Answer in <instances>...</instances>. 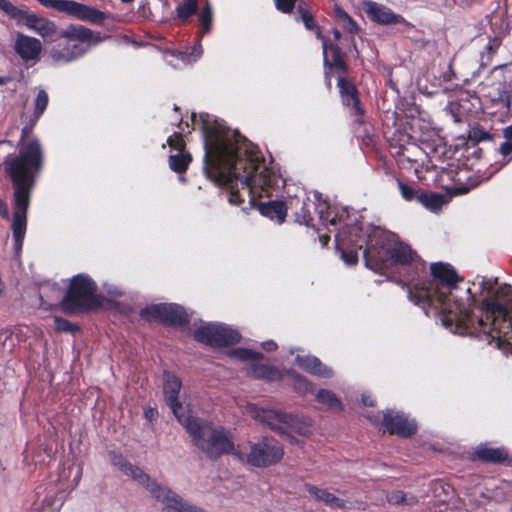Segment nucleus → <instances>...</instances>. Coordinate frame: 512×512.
<instances>
[{"mask_svg": "<svg viewBox=\"0 0 512 512\" xmlns=\"http://www.w3.org/2000/svg\"><path fill=\"white\" fill-rule=\"evenodd\" d=\"M205 137L204 171L208 178L225 186L231 204L244 202L242 191L249 197L250 207L256 198L271 195L279 176L265 164L258 149L245 137L230 130L208 115H200Z\"/></svg>", "mask_w": 512, "mask_h": 512, "instance_id": "f257e3e1", "label": "nucleus"}, {"mask_svg": "<svg viewBox=\"0 0 512 512\" xmlns=\"http://www.w3.org/2000/svg\"><path fill=\"white\" fill-rule=\"evenodd\" d=\"M24 137L25 130L22 131L18 154H9L3 161L4 170L15 188L11 229L17 255L22 250L26 233L30 191L43 166V151L39 141L34 139L23 143Z\"/></svg>", "mask_w": 512, "mask_h": 512, "instance_id": "f03ea898", "label": "nucleus"}, {"mask_svg": "<svg viewBox=\"0 0 512 512\" xmlns=\"http://www.w3.org/2000/svg\"><path fill=\"white\" fill-rule=\"evenodd\" d=\"M432 279L428 284L421 282V277L412 283L407 290L408 299L416 305L439 307L442 322L445 326L461 328L469 332L474 325V318L463 303L452 301V290L456 287L459 277L454 268L446 263L431 264Z\"/></svg>", "mask_w": 512, "mask_h": 512, "instance_id": "7ed1b4c3", "label": "nucleus"}, {"mask_svg": "<svg viewBox=\"0 0 512 512\" xmlns=\"http://www.w3.org/2000/svg\"><path fill=\"white\" fill-rule=\"evenodd\" d=\"M497 279L477 277L473 286H478L483 296L482 309L484 315L471 326L469 333H476L479 339L491 344L495 342L499 349L512 355V316L507 308L497 301L499 295H507L511 291L509 285L497 287Z\"/></svg>", "mask_w": 512, "mask_h": 512, "instance_id": "20e7f679", "label": "nucleus"}, {"mask_svg": "<svg viewBox=\"0 0 512 512\" xmlns=\"http://www.w3.org/2000/svg\"><path fill=\"white\" fill-rule=\"evenodd\" d=\"M384 230L380 226L368 224L365 228L358 224L346 225L335 236L336 248L341 259L349 266L358 262L357 249H364L365 265L376 274L384 271Z\"/></svg>", "mask_w": 512, "mask_h": 512, "instance_id": "39448f33", "label": "nucleus"}, {"mask_svg": "<svg viewBox=\"0 0 512 512\" xmlns=\"http://www.w3.org/2000/svg\"><path fill=\"white\" fill-rule=\"evenodd\" d=\"M419 271H425V264L409 244L386 230V281H393L406 291L419 279Z\"/></svg>", "mask_w": 512, "mask_h": 512, "instance_id": "423d86ee", "label": "nucleus"}, {"mask_svg": "<svg viewBox=\"0 0 512 512\" xmlns=\"http://www.w3.org/2000/svg\"><path fill=\"white\" fill-rule=\"evenodd\" d=\"M58 38L66 40L49 51V59L54 64H67L85 55L93 46L101 43L104 37L81 25H70L60 31Z\"/></svg>", "mask_w": 512, "mask_h": 512, "instance_id": "0eeeda50", "label": "nucleus"}, {"mask_svg": "<svg viewBox=\"0 0 512 512\" xmlns=\"http://www.w3.org/2000/svg\"><path fill=\"white\" fill-rule=\"evenodd\" d=\"M182 425L191 436L193 443L211 459L234 450L229 434L222 427L202 422L194 416Z\"/></svg>", "mask_w": 512, "mask_h": 512, "instance_id": "6e6552de", "label": "nucleus"}, {"mask_svg": "<svg viewBox=\"0 0 512 512\" xmlns=\"http://www.w3.org/2000/svg\"><path fill=\"white\" fill-rule=\"evenodd\" d=\"M123 473L144 486L156 500L161 502L163 504L162 512H207L186 501L170 488L161 486L138 466L130 463Z\"/></svg>", "mask_w": 512, "mask_h": 512, "instance_id": "1a4fd4ad", "label": "nucleus"}, {"mask_svg": "<svg viewBox=\"0 0 512 512\" xmlns=\"http://www.w3.org/2000/svg\"><path fill=\"white\" fill-rule=\"evenodd\" d=\"M238 458L254 467L263 468L278 463L284 455L283 446L272 437H263L256 443L239 448L236 452Z\"/></svg>", "mask_w": 512, "mask_h": 512, "instance_id": "9d476101", "label": "nucleus"}, {"mask_svg": "<svg viewBox=\"0 0 512 512\" xmlns=\"http://www.w3.org/2000/svg\"><path fill=\"white\" fill-rule=\"evenodd\" d=\"M96 285L92 279L84 274L74 276L70 281L69 289L63 297L61 304L66 313H76L90 309L97 304Z\"/></svg>", "mask_w": 512, "mask_h": 512, "instance_id": "9b49d317", "label": "nucleus"}, {"mask_svg": "<svg viewBox=\"0 0 512 512\" xmlns=\"http://www.w3.org/2000/svg\"><path fill=\"white\" fill-rule=\"evenodd\" d=\"M194 338L198 342L213 347L229 346L240 341L238 331L222 324H206L194 331Z\"/></svg>", "mask_w": 512, "mask_h": 512, "instance_id": "f8f14e48", "label": "nucleus"}, {"mask_svg": "<svg viewBox=\"0 0 512 512\" xmlns=\"http://www.w3.org/2000/svg\"><path fill=\"white\" fill-rule=\"evenodd\" d=\"M140 315L148 321H158L170 325L188 322L183 308L176 304H154L142 309Z\"/></svg>", "mask_w": 512, "mask_h": 512, "instance_id": "ddd939ff", "label": "nucleus"}, {"mask_svg": "<svg viewBox=\"0 0 512 512\" xmlns=\"http://www.w3.org/2000/svg\"><path fill=\"white\" fill-rule=\"evenodd\" d=\"M18 25H24L28 30L36 33L45 41H54L60 31L57 24L47 17L23 9L17 20Z\"/></svg>", "mask_w": 512, "mask_h": 512, "instance_id": "4468645a", "label": "nucleus"}, {"mask_svg": "<svg viewBox=\"0 0 512 512\" xmlns=\"http://www.w3.org/2000/svg\"><path fill=\"white\" fill-rule=\"evenodd\" d=\"M163 380V390L165 399L170 408L172 409L175 417L181 424H183L184 422H186V420L190 419L192 415L190 413V410L187 407L183 406L178 401V396L182 387V383L177 376L169 372L164 373Z\"/></svg>", "mask_w": 512, "mask_h": 512, "instance_id": "2eb2a0df", "label": "nucleus"}, {"mask_svg": "<svg viewBox=\"0 0 512 512\" xmlns=\"http://www.w3.org/2000/svg\"><path fill=\"white\" fill-rule=\"evenodd\" d=\"M245 412L255 420L266 424L270 429L280 433H286L287 419H290V413L275 409H264L256 404L248 403Z\"/></svg>", "mask_w": 512, "mask_h": 512, "instance_id": "dca6fc26", "label": "nucleus"}, {"mask_svg": "<svg viewBox=\"0 0 512 512\" xmlns=\"http://www.w3.org/2000/svg\"><path fill=\"white\" fill-rule=\"evenodd\" d=\"M13 49L25 64L34 65L40 60L43 44L40 39L19 32L16 34Z\"/></svg>", "mask_w": 512, "mask_h": 512, "instance_id": "f3484780", "label": "nucleus"}, {"mask_svg": "<svg viewBox=\"0 0 512 512\" xmlns=\"http://www.w3.org/2000/svg\"><path fill=\"white\" fill-rule=\"evenodd\" d=\"M386 431L400 437H411L417 431V424L402 412L386 410Z\"/></svg>", "mask_w": 512, "mask_h": 512, "instance_id": "a211bd4d", "label": "nucleus"}, {"mask_svg": "<svg viewBox=\"0 0 512 512\" xmlns=\"http://www.w3.org/2000/svg\"><path fill=\"white\" fill-rule=\"evenodd\" d=\"M338 87L343 103L354 110L356 115H361L360 102L358 92L355 85L347 80L343 75L338 76Z\"/></svg>", "mask_w": 512, "mask_h": 512, "instance_id": "6ab92c4d", "label": "nucleus"}, {"mask_svg": "<svg viewBox=\"0 0 512 512\" xmlns=\"http://www.w3.org/2000/svg\"><path fill=\"white\" fill-rule=\"evenodd\" d=\"M296 363L299 367H301L306 372L316 375L320 378H331L334 373L333 370L326 365H324L317 357L315 356H301L298 355L295 358Z\"/></svg>", "mask_w": 512, "mask_h": 512, "instance_id": "aec40b11", "label": "nucleus"}, {"mask_svg": "<svg viewBox=\"0 0 512 512\" xmlns=\"http://www.w3.org/2000/svg\"><path fill=\"white\" fill-rule=\"evenodd\" d=\"M304 490L316 501L321 502L327 506L335 507V509L349 508L344 500L336 497L326 489H321L311 484H305Z\"/></svg>", "mask_w": 512, "mask_h": 512, "instance_id": "412c9836", "label": "nucleus"}, {"mask_svg": "<svg viewBox=\"0 0 512 512\" xmlns=\"http://www.w3.org/2000/svg\"><path fill=\"white\" fill-rule=\"evenodd\" d=\"M322 44L325 64H329L334 68L338 76L344 74L347 66L342 58L340 49L336 45L329 44L327 40H323Z\"/></svg>", "mask_w": 512, "mask_h": 512, "instance_id": "4be33fe9", "label": "nucleus"}, {"mask_svg": "<svg viewBox=\"0 0 512 512\" xmlns=\"http://www.w3.org/2000/svg\"><path fill=\"white\" fill-rule=\"evenodd\" d=\"M258 209L263 216L276 220L277 223L281 224L285 221L288 206L282 201H271L260 203Z\"/></svg>", "mask_w": 512, "mask_h": 512, "instance_id": "5701e85b", "label": "nucleus"}, {"mask_svg": "<svg viewBox=\"0 0 512 512\" xmlns=\"http://www.w3.org/2000/svg\"><path fill=\"white\" fill-rule=\"evenodd\" d=\"M312 428L313 420L311 418L290 413V419H287L286 433L294 431L301 436L309 437L312 435Z\"/></svg>", "mask_w": 512, "mask_h": 512, "instance_id": "b1692460", "label": "nucleus"}, {"mask_svg": "<svg viewBox=\"0 0 512 512\" xmlns=\"http://www.w3.org/2000/svg\"><path fill=\"white\" fill-rule=\"evenodd\" d=\"M417 202L421 203L431 212L437 213L447 204L448 200L447 197L441 193L429 192L422 189Z\"/></svg>", "mask_w": 512, "mask_h": 512, "instance_id": "393cba45", "label": "nucleus"}, {"mask_svg": "<svg viewBox=\"0 0 512 512\" xmlns=\"http://www.w3.org/2000/svg\"><path fill=\"white\" fill-rule=\"evenodd\" d=\"M298 206H300V209H299V211L297 210L295 212L296 220L300 224H305L307 226L310 225L313 221L311 208L314 207V203L309 198H305L302 200L297 198V199L291 200L289 202V207L291 209L292 208L297 209Z\"/></svg>", "mask_w": 512, "mask_h": 512, "instance_id": "a878e982", "label": "nucleus"}, {"mask_svg": "<svg viewBox=\"0 0 512 512\" xmlns=\"http://www.w3.org/2000/svg\"><path fill=\"white\" fill-rule=\"evenodd\" d=\"M334 15L337 25L346 33L355 36L360 32L356 21L340 6H335Z\"/></svg>", "mask_w": 512, "mask_h": 512, "instance_id": "bb28decb", "label": "nucleus"}, {"mask_svg": "<svg viewBox=\"0 0 512 512\" xmlns=\"http://www.w3.org/2000/svg\"><path fill=\"white\" fill-rule=\"evenodd\" d=\"M297 12L305 28L307 30L314 32L318 39H321L322 41L325 40L324 37L322 36L321 29L317 24L313 13L308 8L307 4L304 2H299L297 5Z\"/></svg>", "mask_w": 512, "mask_h": 512, "instance_id": "cd10ccee", "label": "nucleus"}, {"mask_svg": "<svg viewBox=\"0 0 512 512\" xmlns=\"http://www.w3.org/2000/svg\"><path fill=\"white\" fill-rule=\"evenodd\" d=\"M316 400L322 404L326 410L334 412H342L344 410L341 399L332 390L320 389L316 394Z\"/></svg>", "mask_w": 512, "mask_h": 512, "instance_id": "c85d7f7f", "label": "nucleus"}, {"mask_svg": "<svg viewBox=\"0 0 512 512\" xmlns=\"http://www.w3.org/2000/svg\"><path fill=\"white\" fill-rule=\"evenodd\" d=\"M475 456L485 462L500 463L507 459V453L501 448L479 447Z\"/></svg>", "mask_w": 512, "mask_h": 512, "instance_id": "c756f323", "label": "nucleus"}, {"mask_svg": "<svg viewBox=\"0 0 512 512\" xmlns=\"http://www.w3.org/2000/svg\"><path fill=\"white\" fill-rule=\"evenodd\" d=\"M500 45L501 39L498 37H494L488 41V43L484 47V50L480 54L478 71L485 69L492 63V60Z\"/></svg>", "mask_w": 512, "mask_h": 512, "instance_id": "7c9ffc66", "label": "nucleus"}, {"mask_svg": "<svg viewBox=\"0 0 512 512\" xmlns=\"http://www.w3.org/2000/svg\"><path fill=\"white\" fill-rule=\"evenodd\" d=\"M361 9L369 20L378 24H384V9L381 4L371 0H364L361 2Z\"/></svg>", "mask_w": 512, "mask_h": 512, "instance_id": "2f4dec72", "label": "nucleus"}, {"mask_svg": "<svg viewBox=\"0 0 512 512\" xmlns=\"http://www.w3.org/2000/svg\"><path fill=\"white\" fill-rule=\"evenodd\" d=\"M247 373L255 378L275 380L279 377V371L272 366L264 364H252L247 368Z\"/></svg>", "mask_w": 512, "mask_h": 512, "instance_id": "473e14b6", "label": "nucleus"}, {"mask_svg": "<svg viewBox=\"0 0 512 512\" xmlns=\"http://www.w3.org/2000/svg\"><path fill=\"white\" fill-rule=\"evenodd\" d=\"M190 161H191L190 154L185 153L183 151H179L174 155H170L169 166L173 171H175L177 173H182V172L186 171Z\"/></svg>", "mask_w": 512, "mask_h": 512, "instance_id": "72a5a7b5", "label": "nucleus"}, {"mask_svg": "<svg viewBox=\"0 0 512 512\" xmlns=\"http://www.w3.org/2000/svg\"><path fill=\"white\" fill-rule=\"evenodd\" d=\"M197 10L198 0H184L176 7V14L181 21H187Z\"/></svg>", "mask_w": 512, "mask_h": 512, "instance_id": "f704fd0d", "label": "nucleus"}, {"mask_svg": "<svg viewBox=\"0 0 512 512\" xmlns=\"http://www.w3.org/2000/svg\"><path fill=\"white\" fill-rule=\"evenodd\" d=\"M393 180L397 184V187H398V190H399L401 196L406 201H416V202L418 201L419 194L422 189L413 188L412 186L406 184L402 180L395 178V177H393Z\"/></svg>", "mask_w": 512, "mask_h": 512, "instance_id": "c9c22d12", "label": "nucleus"}, {"mask_svg": "<svg viewBox=\"0 0 512 512\" xmlns=\"http://www.w3.org/2000/svg\"><path fill=\"white\" fill-rule=\"evenodd\" d=\"M212 20V7L210 3L207 2L199 14V22L203 34L208 33L210 31L212 26Z\"/></svg>", "mask_w": 512, "mask_h": 512, "instance_id": "e433bc0d", "label": "nucleus"}, {"mask_svg": "<svg viewBox=\"0 0 512 512\" xmlns=\"http://www.w3.org/2000/svg\"><path fill=\"white\" fill-rule=\"evenodd\" d=\"M229 356L242 361H256L262 358V354L245 348H237L229 351Z\"/></svg>", "mask_w": 512, "mask_h": 512, "instance_id": "4c0bfd02", "label": "nucleus"}, {"mask_svg": "<svg viewBox=\"0 0 512 512\" xmlns=\"http://www.w3.org/2000/svg\"><path fill=\"white\" fill-rule=\"evenodd\" d=\"M0 10L7 14L10 18L14 19L16 22L23 11V9L16 7L8 0H0Z\"/></svg>", "mask_w": 512, "mask_h": 512, "instance_id": "58836bf2", "label": "nucleus"}, {"mask_svg": "<svg viewBox=\"0 0 512 512\" xmlns=\"http://www.w3.org/2000/svg\"><path fill=\"white\" fill-rule=\"evenodd\" d=\"M0 10L7 14L10 18L14 19L16 22L23 11V9L16 7L8 0H0Z\"/></svg>", "mask_w": 512, "mask_h": 512, "instance_id": "ea45409f", "label": "nucleus"}, {"mask_svg": "<svg viewBox=\"0 0 512 512\" xmlns=\"http://www.w3.org/2000/svg\"><path fill=\"white\" fill-rule=\"evenodd\" d=\"M48 94L44 90H40L35 99V112L34 115L38 119L45 111L48 105Z\"/></svg>", "mask_w": 512, "mask_h": 512, "instance_id": "a19ab883", "label": "nucleus"}, {"mask_svg": "<svg viewBox=\"0 0 512 512\" xmlns=\"http://www.w3.org/2000/svg\"><path fill=\"white\" fill-rule=\"evenodd\" d=\"M390 25H399L402 28H408V22L398 14H395L393 11L386 9V26Z\"/></svg>", "mask_w": 512, "mask_h": 512, "instance_id": "79ce46f5", "label": "nucleus"}, {"mask_svg": "<svg viewBox=\"0 0 512 512\" xmlns=\"http://www.w3.org/2000/svg\"><path fill=\"white\" fill-rule=\"evenodd\" d=\"M294 387L301 394H306L313 391V384L309 382L305 377L300 375L295 377Z\"/></svg>", "mask_w": 512, "mask_h": 512, "instance_id": "37998d69", "label": "nucleus"}, {"mask_svg": "<svg viewBox=\"0 0 512 512\" xmlns=\"http://www.w3.org/2000/svg\"><path fill=\"white\" fill-rule=\"evenodd\" d=\"M387 501L392 504H412L415 501L414 497H411L409 499L406 498V496L401 491H394L390 495L386 497Z\"/></svg>", "mask_w": 512, "mask_h": 512, "instance_id": "c03bdc74", "label": "nucleus"}, {"mask_svg": "<svg viewBox=\"0 0 512 512\" xmlns=\"http://www.w3.org/2000/svg\"><path fill=\"white\" fill-rule=\"evenodd\" d=\"M297 2L298 0H274L276 9L285 14H290Z\"/></svg>", "mask_w": 512, "mask_h": 512, "instance_id": "a18cd8bd", "label": "nucleus"}, {"mask_svg": "<svg viewBox=\"0 0 512 512\" xmlns=\"http://www.w3.org/2000/svg\"><path fill=\"white\" fill-rule=\"evenodd\" d=\"M499 153L503 159L502 165L508 164L512 160V143L505 140L499 147Z\"/></svg>", "mask_w": 512, "mask_h": 512, "instance_id": "49530a36", "label": "nucleus"}, {"mask_svg": "<svg viewBox=\"0 0 512 512\" xmlns=\"http://www.w3.org/2000/svg\"><path fill=\"white\" fill-rule=\"evenodd\" d=\"M54 323L55 329L59 332H70L74 330V325L64 318L55 317Z\"/></svg>", "mask_w": 512, "mask_h": 512, "instance_id": "de8ad7c7", "label": "nucleus"}, {"mask_svg": "<svg viewBox=\"0 0 512 512\" xmlns=\"http://www.w3.org/2000/svg\"><path fill=\"white\" fill-rule=\"evenodd\" d=\"M110 459L112 464L122 472H124L130 464L121 454L112 453Z\"/></svg>", "mask_w": 512, "mask_h": 512, "instance_id": "09e8293b", "label": "nucleus"}, {"mask_svg": "<svg viewBox=\"0 0 512 512\" xmlns=\"http://www.w3.org/2000/svg\"><path fill=\"white\" fill-rule=\"evenodd\" d=\"M167 143L170 147L178 150V152L183 151L184 141L180 134H174L170 136L167 140Z\"/></svg>", "mask_w": 512, "mask_h": 512, "instance_id": "8fccbe9b", "label": "nucleus"}, {"mask_svg": "<svg viewBox=\"0 0 512 512\" xmlns=\"http://www.w3.org/2000/svg\"><path fill=\"white\" fill-rule=\"evenodd\" d=\"M470 138L477 142L489 140L491 138L490 134L482 129H473L470 134Z\"/></svg>", "mask_w": 512, "mask_h": 512, "instance_id": "3c124183", "label": "nucleus"}, {"mask_svg": "<svg viewBox=\"0 0 512 512\" xmlns=\"http://www.w3.org/2000/svg\"><path fill=\"white\" fill-rule=\"evenodd\" d=\"M203 53L202 46L200 44L194 46L191 51V56L194 57V60L198 59Z\"/></svg>", "mask_w": 512, "mask_h": 512, "instance_id": "603ef678", "label": "nucleus"}, {"mask_svg": "<svg viewBox=\"0 0 512 512\" xmlns=\"http://www.w3.org/2000/svg\"><path fill=\"white\" fill-rule=\"evenodd\" d=\"M503 137L505 140L512 143V125H509L503 129Z\"/></svg>", "mask_w": 512, "mask_h": 512, "instance_id": "864d4df0", "label": "nucleus"}, {"mask_svg": "<svg viewBox=\"0 0 512 512\" xmlns=\"http://www.w3.org/2000/svg\"><path fill=\"white\" fill-rule=\"evenodd\" d=\"M144 414L148 420L152 421L156 417L157 411L154 408H147L145 409Z\"/></svg>", "mask_w": 512, "mask_h": 512, "instance_id": "5fc2aeb1", "label": "nucleus"}, {"mask_svg": "<svg viewBox=\"0 0 512 512\" xmlns=\"http://www.w3.org/2000/svg\"><path fill=\"white\" fill-rule=\"evenodd\" d=\"M362 403L365 405V406H374L375 405V401L374 399L369 396V395H362Z\"/></svg>", "mask_w": 512, "mask_h": 512, "instance_id": "6e6d98bb", "label": "nucleus"}, {"mask_svg": "<svg viewBox=\"0 0 512 512\" xmlns=\"http://www.w3.org/2000/svg\"><path fill=\"white\" fill-rule=\"evenodd\" d=\"M262 345L268 351H274L277 348V344L273 341L264 342Z\"/></svg>", "mask_w": 512, "mask_h": 512, "instance_id": "4d7b16f0", "label": "nucleus"}, {"mask_svg": "<svg viewBox=\"0 0 512 512\" xmlns=\"http://www.w3.org/2000/svg\"><path fill=\"white\" fill-rule=\"evenodd\" d=\"M0 215L3 218H6V219L9 218V213H8L7 207L4 204H0Z\"/></svg>", "mask_w": 512, "mask_h": 512, "instance_id": "13d9d810", "label": "nucleus"}, {"mask_svg": "<svg viewBox=\"0 0 512 512\" xmlns=\"http://www.w3.org/2000/svg\"><path fill=\"white\" fill-rule=\"evenodd\" d=\"M319 240L320 242L322 243L323 246H326L328 244V242L330 241V236L329 235H320L319 236Z\"/></svg>", "mask_w": 512, "mask_h": 512, "instance_id": "bf43d9fd", "label": "nucleus"}, {"mask_svg": "<svg viewBox=\"0 0 512 512\" xmlns=\"http://www.w3.org/2000/svg\"><path fill=\"white\" fill-rule=\"evenodd\" d=\"M505 67H507V65H506V64H501V65L495 66V67L491 70V73H492V72H495V71H496V70H498V69H503V68H505Z\"/></svg>", "mask_w": 512, "mask_h": 512, "instance_id": "052dcab7", "label": "nucleus"}, {"mask_svg": "<svg viewBox=\"0 0 512 512\" xmlns=\"http://www.w3.org/2000/svg\"><path fill=\"white\" fill-rule=\"evenodd\" d=\"M333 33H334L335 39L339 40L340 37H341V34H340L339 30L335 29Z\"/></svg>", "mask_w": 512, "mask_h": 512, "instance_id": "680f3d73", "label": "nucleus"}, {"mask_svg": "<svg viewBox=\"0 0 512 512\" xmlns=\"http://www.w3.org/2000/svg\"><path fill=\"white\" fill-rule=\"evenodd\" d=\"M48 288V286H43L41 288V292H40V298L43 299V296L45 295V291L46 289Z\"/></svg>", "mask_w": 512, "mask_h": 512, "instance_id": "e2e57ef3", "label": "nucleus"}, {"mask_svg": "<svg viewBox=\"0 0 512 512\" xmlns=\"http://www.w3.org/2000/svg\"><path fill=\"white\" fill-rule=\"evenodd\" d=\"M289 438H290V442H291V443H296V444H299V443H300V441H298L296 438H294V437H292V436H290Z\"/></svg>", "mask_w": 512, "mask_h": 512, "instance_id": "0e129e2a", "label": "nucleus"}, {"mask_svg": "<svg viewBox=\"0 0 512 512\" xmlns=\"http://www.w3.org/2000/svg\"><path fill=\"white\" fill-rule=\"evenodd\" d=\"M5 83V80L3 78H0V84Z\"/></svg>", "mask_w": 512, "mask_h": 512, "instance_id": "69168bd1", "label": "nucleus"}, {"mask_svg": "<svg viewBox=\"0 0 512 512\" xmlns=\"http://www.w3.org/2000/svg\"><path fill=\"white\" fill-rule=\"evenodd\" d=\"M368 419H369L371 422H375V420H374L372 417H370V416H368Z\"/></svg>", "mask_w": 512, "mask_h": 512, "instance_id": "338daca9", "label": "nucleus"}, {"mask_svg": "<svg viewBox=\"0 0 512 512\" xmlns=\"http://www.w3.org/2000/svg\"><path fill=\"white\" fill-rule=\"evenodd\" d=\"M192 118H193V121H196V115L195 114H193Z\"/></svg>", "mask_w": 512, "mask_h": 512, "instance_id": "774afa93", "label": "nucleus"}]
</instances>
